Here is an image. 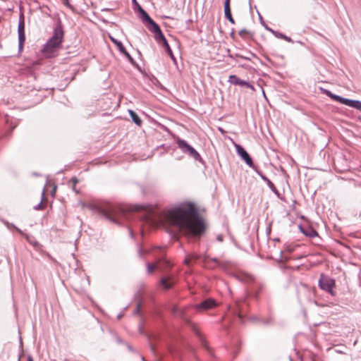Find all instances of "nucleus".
I'll return each mask as SVG.
<instances>
[{
	"label": "nucleus",
	"mask_w": 361,
	"mask_h": 361,
	"mask_svg": "<svg viewBox=\"0 0 361 361\" xmlns=\"http://www.w3.org/2000/svg\"><path fill=\"white\" fill-rule=\"evenodd\" d=\"M133 210L143 212L138 216L142 224H147L151 226L159 224H169L188 237L199 236L204 231V224L192 203H183L160 216H157L152 212L151 208L143 205H135Z\"/></svg>",
	"instance_id": "1"
},
{
	"label": "nucleus",
	"mask_w": 361,
	"mask_h": 361,
	"mask_svg": "<svg viewBox=\"0 0 361 361\" xmlns=\"http://www.w3.org/2000/svg\"><path fill=\"white\" fill-rule=\"evenodd\" d=\"M63 37V29L61 25H58L54 28L53 36L43 49V52L47 57H51L53 54L59 49L62 43Z\"/></svg>",
	"instance_id": "2"
},
{
	"label": "nucleus",
	"mask_w": 361,
	"mask_h": 361,
	"mask_svg": "<svg viewBox=\"0 0 361 361\" xmlns=\"http://www.w3.org/2000/svg\"><path fill=\"white\" fill-rule=\"evenodd\" d=\"M99 211L105 216L106 218L115 224H120L119 218L121 216H126L123 210L115 207L113 205H107L105 208H104V207H99Z\"/></svg>",
	"instance_id": "3"
},
{
	"label": "nucleus",
	"mask_w": 361,
	"mask_h": 361,
	"mask_svg": "<svg viewBox=\"0 0 361 361\" xmlns=\"http://www.w3.org/2000/svg\"><path fill=\"white\" fill-rule=\"evenodd\" d=\"M318 285L321 289L325 290L331 295H336V292L334 290V288L336 286L335 280L330 278L329 276L322 274L318 281Z\"/></svg>",
	"instance_id": "4"
},
{
	"label": "nucleus",
	"mask_w": 361,
	"mask_h": 361,
	"mask_svg": "<svg viewBox=\"0 0 361 361\" xmlns=\"http://www.w3.org/2000/svg\"><path fill=\"white\" fill-rule=\"evenodd\" d=\"M178 147L181 149V151L188 154L190 157H192L195 160H200L201 157L199 153L188 142L183 140L178 139L177 140Z\"/></svg>",
	"instance_id": "5"
},
{
	"label": "nucleus",
	"mask_w": 361,
	"mask_h": 361,
	"mask_svg": "<svg viewBox=\"0 0 361 361\" xmlns=\"http://www.w3.org/2000/svg\"><path fill=\"white\" fill-rule=\"evenodd\" d=\"M140 13L143 23L147 24L148 30L153 32L154 36L157 35L158 33L161 32L159 26L149 17L145 11H144L142 8H140Z\"/></svg>",
	"instance_id": "6"
},
{
	"label": "nucleus",
	"mask_w": 361,
	"mask_h": 361,
	"mask_svg": "<svg viewBox=\"0 0 361 361\" xmlns=\"http://www.w3.org/2000/svg\"><path fill=\"white\" fill-rule=\"evenodd\" d=\"M171 263L166 259H161L158 260L155 264H147V272L151 274L155 269H158L161 271H164L166 267H171Z\"/></svg>",
	"instance_id": "7"
},
{
	"label": "nucleus",
	"mask_w": 361,
	"mask_h": 361,
	"mask_svg": "<svg viewBox=\"0 0 361 361\" xmlns=\"http://www.w3.org/2000/svg\"><path fill=\"white\" fill-rule=\"evenodd\" d=\"M154 38L155 39L159 42V43H161L162 45L165 48V50L168 53V54L170 56V57L171 58V59L173 61H176V58L174 57L173 54V52H172V50L166 40V39L165 38V37L164 36L162 32L158 33L157 35L154 36Z\"/></svg>",
	"instance_id": "8"
},
{
	"label": "nucleus",
	"mask_w": 361,
	"mask_h": 361,
	"mask_svg": "<svg viewBox=\"0 0 361 361\" xmlns=\"http://www.w3.org/2000/svg\"><path fill=\"white\" fill-rule=\"evenodd\" d=\"M236 152L239 156L245 161V163L251 168L254 167L252 160L248 153L239 145H235Z\"/></svg>",
	"instance_id": "9"
},
{
	"label": "nucleus",
	"mask_w": 361,
	"mask_h": 361,
	"mask_svg": "<svg viewBox=\"0 0 361 361\" xmlns=\"http://www.w3.org/2000/svg\"><path fill=\"white\" fill-rule=\"evenodd\" d=\"M18 48L19 51H21L23 47V44L25 40V25L24 21L20 20L18 27Z\"/></svg>",
	"instance_id": "10"
},
{
	"label": "nucleus",
	"mask_w": 361,
	"mask_h": 361,
	"mask_svg": "<svg viewBox=\"0 0 361 361\" xmlns=\"http://www.w3.org/2000/svg\"><path fill=\"white\" fill-rule=\"evenodd\" d=\"M216 306V302L212 299H207L196 306L197 310H208Z\"/></svg>",
	"instance_id": "11"
},
{
	"label": "nucleus",
	"mask_w": 361,
	"mask_h": 361,
	"mask_svg": "<svg viewBox=\"0 0 361 361\" xmlns=\"http://www.w3.org/2000/svg\"><path fill=\"white\" fill-rule=\"evenodd\" d=\"M229 81L234 85H238L240 86H246L249 88L253 89V87L252 85H250L247 81H245V80H243L238 78L235 75H231L229 78Z\"/></svg>",
	"instance_id": "12"
},
{
	"label": "nucleus",
	"mask_w": 361,
	"mask_h": 361,
	"mask_svg": "<svg viewBox=\"0 0 361 361\" xmlns=\"http://www.w3.org/2000/svg\"><path fill=\"white\" fill-rule=\"evenodd\" d=\"M111 41L116 45V47H118V49H119V51L123 54H124L130 61H133V58L131 57V56L129 54V53L126 50L125 47L123 46V44L115 39L113 37H111Z\"/></svg>",
	"instance_id": "13"
},
{
	"label": "nucleus",
	"mask_w": 361,
	"mask_h": 361,
	"mask_svg": "<svg viewBox=\"0 0 361 361\" xmlns=\"http://www.w3.org/2000/svg\"><path fill=\"white\" fill-rule=\"evenodd\" d=\"M326 95H328L331 99H334V100H336L337 102H339L340 103L345 105V103H346L345 101H347L346 98H343V97H340L338 95L334 94L331 93L329 90L326 91Z\"/></svg>",
	"instance_id": "14"
},
{
	"label": "nucleus",
	"mask_w": 361,
	"mask_h": 361,
	"mask_svg": "<svg viewBox=\"0 0 361 361\" xmlns=\"http://www.w3.org/2000/svg\"><path fill=\"white\" fill-rule=\"evenodd\" d=\"M224 14L226 18H227L230 23H231L232 24L235 23V20L231 15L230 6L228 3L226 4V5H224Z\"/></svg>",
	"instance_id": "15"
},
{
	"label": "nucleus",
	"mask_w": 361,
	"mask_h": 361,
	"mask_svg": "<svg viewBox=\"0 0 361 361\" xmlns=\"http://www.w3.org/2000/svg\"><path fill=\"white\" fill-rule=\"evenodd\" d=\"M345 105L353 107L355 109H357L358 110H361V102L357 100H351L349 99H347V101H345Z\"/></svg>",
	"instance_id": "16"
},
{
	"label": "nucleus",
	"mask_w": 361,
	"mask_h": 361,
	"mask_svg": "<svg viewBox=\"0 0 361 361\" xmlns=\"http://www.w3.org/2000/svg\"><path fill=\"white\" fill-rule=\"evenodd\" d=\"M266 29L267 30H269V32H271L272 34H274L278 38L285 39L286 41H287L288 42H292L290 37H287V36H286L285 35H283L282 33L278 32H276V31H275V30H272L271 28H269V27H266Z\"/></svg>",
	"instance_id": "17"
},
{
	"label": "nucleus",
	"mask_w": 361,
	"mask_h": 361,
	"mask_svg": "<svg viewBox=\"0 0 361 361\" xmlns=\"http://www.w3.org/2000/svg\"><path fill=\"white\" fill-rule=\"evenodd\" d=\"M170 277H163L160 281V284L165 289H169L173 286V282H171Z\"/></svg>",
	"instance_id": "18"
},
{
	"label": "nucleus",
	"mask_w": 361,
	"mask_h": 361,
	"mask_svg": "<svg viewBox=\"0 0 361 361\" xmlns=\"http://www.w3.org/2000/svg\"><path fill=\"white\" fill-rule=\"evenodd\" d=\"M128 112L133 122L137 125L140 126L142 123V120L137 115V114L133 110H129Z\"/></svg>",
	"instance_id": "19"
},
{
	"label": "nucleus",
	"mask_w": 361,
	"mask_h": 361,
	"mask_svg": "<svg viewBox=\"0 0 361 361\" xmlns=\"http://www.w3.org/2000/svg\"><path fill=\"white\" fill-rule=\"evenodd\" d=\"M197 256L195 254H191L187 256L184 260L185 264L189 265L190 261L193 259H197Z\"/></svg>",
	"instance_id": "20"
},
{
	"label": "nucleus",
	"mask_w": 361,
	"mask_h": 361,
	"mask_svg": "<svg viewBox=\"0 0 361 361\" xmlns=\"http://www.w3.org/2000/svg\"><path fill=\"white\" fill-rule=\"evenodd\" d=\"M78 179L74 177V178H71V180H70V183H69L70 186L75 192H77V190H75V185L78 183Z\"/></svg>",
	"instance_id": "21"
},
{
	"label": "nucleus",
	"mask_w": 361,
	"mask_h": 361,
	"mask_svg": "<svg viewBox=\"0 0 361 361\" xmlns=\"http://www.w3.org/2000/svg\"><path fill=\"white\" fill-rule=\"evenodd\" d=\"M44 190H42V200H43V199H44ZM42 208H43V207H42V201H41V202H40V203H39L37 205H36V206H35V207H34V209H35V210H40V209H42Z\"/></svg>",
	"instance_id": "22"
},
{
	"label": "nucleus",
	"mask_w": 361,
	"mask_h": 361,
	"mask_svg": "<svg viewBox=\"0 0 361 361\" xmlns=\"http://www.w3.org/2000/svg\"><path fill=\"white\" fill-rule=\"evenodd\" d=\"M302 231L306 235H309L310 237H314L315 235H317V232L312 229H310L309 232H306L303 230H302Z\"/></svg>",
	"instance_id": "23"
},
{
	"label": "nucleus",
	"mask_w": 361,
	"mask_h": 361,
	"mask_svg": "<svg viewBox=\"0 0 361 361\" xmlns=\"http://www.w3.org/2000/svg\"><path fill=\"white\" fill-rule=\"evenodd\" d=\"M267 185H269V187L272 190H274V189H275V186L274 185V183L270 180H267Z\"/></svg>",
	"instance_id": "24"
},
{
	"label": "nucleus",
	"mask_w": 361,
	"mask_h": 361,
	"mask_svg": "<svg viewBox=\"0 0 361 361\" xmlns=\"http://www.w3.org/2000/svg\"><path fill=\"white\" fill-rule=\"evenodd\" d=\"M140 306H141L140 302H138L137 305L136 309L135 310V314H138V312L140 311Z\"/></svg>",
	"instance_id": "25"
},
{
	"label": "nucleus",
	"mask_w": 361,
	"mask_h": 361,
	"mask_svg": "<svg viewBox=\"0 0 361 361\" xmlns=\"http://www.w3.org/2000/svg\"><path fill=\"white\" fill-rule=\"evenodd\" d=\"M216 240L219 242H222L223 241V235H219L217 237H216Z\"/></svg>",
	"instance_id": "26"
},
{
	"label": "nucleus",
	"mask_w": 361,
	"mask_h": 361,
	"mask_svg": "<svg viewBox=\"0 0 361 361\" xmlns=\"http://www.w3.org/2000/svg\"><path fill=\"white\" fill-rule=\"evenodd\" d=\"M147 252V251L143 250H142V249H140V250H139V255H140V256H142V252Z\"/></svg>",
	"instance_id": "27"
},
{
	"label": "nucleus",
	"mask_w": 361,
	"mask_h": 361,
	"mask_svg": "<svg viewBox=\"0 0 361 361\" xmlns=\"http://www.w3.org/2000/svg\"><path fill=\"white\" fill-rule=\"evenodd\" d=\"M11 226H12L13 228L16 229L19 233H22L21 231L19 228H16L14 225L12 224Z\"/></svg>",
	"instance_id": "28"
},
{
	"label": "nucleus",
	"mask_w": 361,
	"mask_h": 361,
	"mask_svg": "<svg viewBox=\"0 0 361 361\" xmlns=\"http://www.w3.org/2000/svg\"><path fill=\"white\" fill-rule=\"evenodd\" d=\"M261 176H262V178L264 180H265L266 182H267V180H269V179H268L266 176H262V175Z\"/></svg>",
	"instance_id": "29"
},
{
	"label": "nucleus",
	"mask_w": 361,
	"mask_h": 361,
	"mask_svg": "<svg viewBox=\"0 0 361 361\" xmlns=\"http://www.w3.org/2000/svg\"><path fill=\"white\" fill-rule=\"evenodd\" d=\"M227 2L230 5V0H226L225 3H224V5H226Z\"/></svg>",
	"instance_id": "30"
},
{
	"label": "nucleus",
	"mask_w": 361,
	"mask_h": 361,
	"mask_svg": "<svg viewBox=\"0 0 361 361\" xmlns=\"http://www.w3.org/2000/svg\"><path fill=\"white\" fill-rule=\"evenodd\" d=\"M27 361H33L32 358L31 357H28Z\"/></svg>",
	"instance_id": "31"
},
{
	"label": "nucleus",
	"mask_w": 361,
	"mask_h": 361,
	"mask_svg": "<svg viewBox=\"0 0 361 361\" xmlns=\"http://www.w3.org/2000/svg\"><path fill=\"white\" fill-rule=\"evenodd\" d=\"M141 233H142V234L143 235V233H144V230H143V228H142V229H141Z\"/></svg>",
	"instance_id": "32"
},
{
	"label": "nucleus",
	"mask_w": 361,
	"mask_h": 361,
	"mask_svg": "<svg viewBox=\"0 0 361 361\" xmlns=\"http://www.w3.org/2000/svg\"><path fill=\"white\" fill-rule=\"evenodd\" d=\"M242 33H244V30H242L241 32H240V34L241 35Z\"/></svg>",
	"instance_id": "33"
},
{
	"label": "nucleus",
	"mask_w": 361,
	"mask_h": 361,
	"mask_svg": "<svg viewBox=\"0 0 361 361\" xmlns=\"http://www.w3.org/2000/svg\"><path fill=\"white\" fill-rule=\"evenodd\" d=\"M242 33H244V30H242L241 32H240V34L241 35Z\"/></svg>",
	"instance_id": "34"
},
{
	"label": "nucleus",
	"mask_w": 361,
	"mask_h": 361,
	"mask_svg": "<svg viewBox=\"0 0 361 361\" xmlns=\"http://www.w3.org/2000/svg\"><path fill=\"white\" fill-rule=\"evenodd\" d=\"M142 361H145V357H142Z\"/></svg>",
	"instance_id": "35"
}]
</instances>
